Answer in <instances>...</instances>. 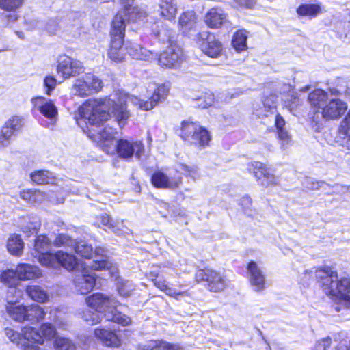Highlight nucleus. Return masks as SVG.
<instances>
[{
    "mask_svg": "<svg viewBox=\"0 0 350 350\" xmlns=\"http://www.w3.org/2000/svg\"><path fill=\"white\" fill-rule=\"evenodd\" d=\"M79 112L88 124L96 126L103 125L111 116L122 126L129 117L125 98L116 93L109 98L88 101L79 107Z\"/></svg>",
    "mask_w": 350,
    "mask_h": 350,
    "instance_id": "nucleus-1",
    "label": "nucleus"
},
{
    "mask_svg": "<svg viewBox=\"0 0 350 350\" xmlns=\"http://www.w3.org/2000/svg\"><path fill=\"white\" fill-rule=\"evenodd\" d=\"M316 277L325 294L338 301L333 306L336 312L341 309L350 310V279L342 278L338 279L337 273L329 267L319 269L316 271Z\"/></svg>",
    "mask_w": 350,
    "mask_h": 350,
    "instance_id": "nucleus-2",
    "label": "nucleus"
},
{
    "mask_svg": "<svg viewBox=\"0 0 350 350\" xmlns=\"http://www.w3.org/2000/svg\"><path fill=\"white\" fill-rule=\"evenodd\" d=\"M85 300L90 308L102 314L107 321H113L122 326L131 323L129 317L117 310L119 302L115 297L96 293L88 297Z\"/></svg>",
    "mask_w": 350,
    "mask_h": 350,
    "instance_id": "nucleus-3",
    "label": "nucleus"
},
{
    "mask_svg": "<svg viewBox=\"0 0 350 350\" xmlns=\"http://www.w3.org/2000/svg\"><path fill=\"white\" fill-rule=\"evenodd\" d=\"M122 14L120 13L114 16L110 31L111 45L108 51L109 57L116 62H120L125 59L126 46L123 47L124 38Z\"/></svg>",
    "mask_w": 350,
    "mask_h": 350,
    "instance_id": "nucleus-4",
    "label": "nucleus"
},
{
    "mask_svg": "<svg viewBox=\"0 0 350 350\" xmlns=\"http://www.w3.org/2000/svg\"><path fill=\"white\" fill-rule=\"evenodd\" d=\"M179 136L197 148H204L209 145L211 136L209 131L196 122L183 121Z\"/></svg>",
    "mask_w": 350,
    "mask_h": 350,
    "instance_id": "nucleus-5",
    "label": "nucleus"
},
{
    "mask_svg": "<svg viewBox=\"0 0 350 350\" xmlns=\"http://www.w3.org/2000/svg\"><path fill=\"white\" fill-rule=\"evenodd\" d=\"M347 103L342 99L329 98L322 111L314 112L311 116V122L319 129L323 125L324 120H334L340 119L347 111Z\"/></svg>",
    "mask_w": 350,
    "mask_h": 350,
    "instance_id": "nucleus-6",
    "label": "nucleus"
},
{
    "mask_svg": "<svg viewBox=\"0 0 350 350\" xmlns=\"http://www.w3.org/2000/svg\"><path fill=\"white\" fill-rule=\"evenodd\" d=\"M5 332L10 340L17 345H21L23 350H40L38 345L33 343H40L42 339L35 328L26 327L23 329L22 334L8 328H6Z\"/></svg>",
    "mask_w": 350,
    "mask_h": 350,
    "instance_id": "nucleus-7",
    "label": "nucleus"
},
{
    "mask_svg": "<svg viewBox=\"0 0 350 350\" xmlns=\"http://www.w3.org/2000/svg\"><path fill=\"white\" fill-rule=\"evenodd\" d=\"M102 87L103 82L100 79L94 74L87 73L75 81L72 92L75 96L85 97L98 92Z\"/></svg>",
    "mask_w": 350,
    "mask_h": 350,
    "instance_id": "nucleus-8",
    "label": "nucleus"
},
{
    "mask_svg": "<svg viewBox=\"0 0 350 350\" xmlns=\"http://www.w3.org/2000/svg\"><path fill=\"white\" fill-rule=\"evenodd\" d=\"M169 87L165 84L157 85L151 83L148 85V92L150 97L148 100H144L135 98V103L141 109L148 111L154 108L159 103L164 100L169 92Z\"/></svg>",
    "mask_w": 350,
    "mask_h": 350,
    "instance_id": "nucleus-9",
    "label": "nucleus"
},
{
    "mask_svg": "<svg viewBox=\"0 0 350 350\" xmlns=\"http://www.w3.org/2000/svg\"><path fill=\"white\" fill-rule=\"evenodd\" d=\"M198 282H206L207 288L212 292H220L227 286V280L219 273L210 269H199L196 273Z\"/></svg>",
    "mask_w": 350,
    "mask_h": 350,
    "instance_id": "nucleus-10",
    "label": "nucleus"
},
{
    "mask_svg": "<svg viewBox=\"0 0 350 350\" xmlns=\"http://www.w3.org/2000/svg\"><path fill=\"white\" fill-rule=\"evenodd\" d=\"M195 39L201 51L207 56L215 58L221 55L222 44L213 33L202 31L196 34Z\"/></svg>",
    "mask_w": 350,
    "mask_h": 350,
    "instance_id": "nucleus-11",
    "label": "nucleus"
},
{
    "mask_svg": "<svg viewBox=\"0 0 350 350\" xmlns=\"http://www.w3.org/2000/svg\"><path fill=\"white\" fill-rule=\"evenodd\" d=\"M52 241L46 235L37 236L34 240L33 255L44 266L48 267L55 259V253L51 252Z\"/></svg>",
    "mask_w": 350,
    "mask_h": 350,
    "instance_id": "nucleus-12",
    "label": "nucleus"
},
{
    "mask_svg": "<svg viewBox=\"0 0 350 350\" xmlns=\"http://www.w3.org/2000/svg\"><path fill=\"white\" fill-rule=\"evenodd\" d=\"M23 126V119L20 116H13L8 120L0 130V150L8 147L11 143V137Z\"/></svg>",
    "mask_w": 350,
    "mask_h": 350,
    "instance_id": "nucleus-13",
    "label": "nucleus"
},
{
    "mask_svg": "<svg viewBox=\"0 0 350 350\" xmlns=\"http://www.w3.org/2000/svg\"><path fill=\"white\" fill-rule=\"evenodd\" d=\"M116 153L118 156L126 161H129L135 154L138 159L144 151V144L139 141H129L120 139L118 141Z\"/></svg>",
    "mask_w": 350,
    "mask_h": 350,
    "instance_id": "nucleus-14",
    "label": "nucleus"
},
{
    "mask_svg": "<svg viewBox=\"0 0 350 350\" xmlns=\"http://www.w3.org/2000/svg\"><path fill=\"white\" fill-rule=\"evenodd\" d=\"M54 256H55V259L53 261L51 260V264L49 265V267H53L57 265H60L69 271H79L83 269L84 267H88V265L79 262L72 254L59 251L55 253Z\"/></svg>",
    "mask_w": 350,
    "mask_h": 350,
    "instance_id": "nucleus-15",
    "label": "nucleus"
},
{
    "mask_svg": "<svg viewBox=\"0 0 350 350\" xmlns=\"http://www.w3.org/2000/svg\"><path fill=\"white\" fill-rule=\"evenodd\" d=\"M133 1V0H121L124 8L119 11L115 16H117L120 13L122 14L124 32L125 31L126 21L128 23H137L142 21L146 17V12L139 8L131 6Z\"/></svg>",
    "mask_w": 350,
    "mask_h": 350,
    "instance_id": "nucleus-16",
    "label": "nucleus"
},
{
    "mask_svg": "<svg viewBox=\"0 0 350 350\" xmlns=\"http://www.w3.org/2000/svg\"><path fill=\"white\" fill-rule=\"evenodd\" d=\"M183 57V51L181 48L176 45L171 44L159 57V63L161 66L172 68L178 64Z\"/></svg>",
    "mask_w": 350,
    "mask_h": 350,
    "instance_id": "nucleus-17",
    "label": "nucleus"
},
{
    "mask_svg": "<svg viewBox=\"0 0 350 350\" xmlns=\"http://www.w3.org/2000/svg\"><path fill=\"white\" fill-rule=\"evenodd\" d=\"M57 69L65 79L79 75L83 70L81 62L68 56H64L59 59Z\"/></svg>",
    "mask_w": 350,
    "mask_h": 350,
    "instance_id": "nucleus-18",
    "label": "nucleus"
},
{
    "mask_svg": "<svg viewBox=\"0 0 350 350\" xmlns=\"http://www.w3.org/2000/svg\"><path fill=\"white\" fill-rule=\"evenodd\" d=\"M247 269L249 281L254 291H263L266 288V278L263 271L254 261L250 262Z\"/></svg>",
    "mask_w": 350,
    "mask_h": 350,
    "instance_id": "nucleus-19",
    "label": "nucleus"
},
{
    "mask_svg": "<svg viewBox=\"0 0 350 350\" xmlns=\"http://www.w3.org/2000/svg\"><path fill=\"white\" fill-rule=\"evenodd\" d=\"M85 267L79 271L80 273L77 275L74 280L76 291L83 295L91 291L96 284L95 273H88Z\"/></svg>",
    "mask_w": 350,
    "mask_h": 350,
    "instance_id": "nucleus-20",
    "label": "nucleus"
},
{
    "mask_svg": "<svg viewBox=\"0 0 350 350\" xmlns=\"http://www.w3.org/2000/svg\"><path fill=\"white\" fill-rule=\"evenodd\" d=\"M31 103L44 116L51 120L53 125L57 116V109L54 103L42 96L33 98Z\"/></svg>",
    "mask_w": 350,
    "mask_h": 350,
    "instance_id": "nucleus-21",
    "label": "nucleus"
},
{
    "mask_svg": "<svg viewBox=\"0 0 350 350\" xmlns=\"http://www.w3.org/2000/svg\"><path fill=\"white\" fill-rule=\"evenodd\" d=\"M254 167V174L258 183L265 187L278 183V178L270 172V170L260 162L254 161L252 163Z\"/></svg>",
    "mask_w": 350,
    "mask_h": 350,
    "instance_id": "nucleus-22",
    "label": "nucleus"
},
{
    "mask_svg": "<svg viewBox=\"0 0 350 350\" xmlns=\"http://www.w3.org/2000/svg\"><path fill=\"white\" fill-rule=\"evenodd\" d=\"M204 21L207 26L212 29H217L222 25L228 27L229 21L227 15L220 8H211L205 15Z\"/></svg>",
    "mask_w": 350,
    "mask_h": 350,
    "instance_id": "nucleus-23",
    "label": "nucleus"
},
{
    "mask_svg": "<svg viewBox=\"0 0 350 350\" xmlns=\"http://www.w3.org/2000/svg\"><path fill=\"white\" fill-rule=\"evenodd\" d=\"M152 185L157 188L174 189L178 187L181 183L180 177L170 178L163 172H155L151 178Z\"/></svg>",
    "mask_w": 350,
    "mask_h": 350,
    "instance_id": "nucleus-24",
    "label": "nucleus"
},
{
    "mask_svg": "<svg viewBox=\"0 0 350 350\" xmlns=\"http://www.w3.org/2000/svg\"><path fill=\"white\" fill-rule=\"evenodd\" d=\"M328 94L320 89L311 92L308 96V100L312 106V110L310 113V118L314 115V112L322 111L329 101Z\"/></svg>",
    "mask_w": 350,
    "mask_h": 350,
    "instance_id": "nucleus-25",
    "label": "nucleus"
},
{
    "mask_svg": "<svg viewBox=\"0 0 350 350\" xmlns=\"http://www.w3.org/2000/svg\"><path fill=\"white\" fill-rule=\"evenodd\" d=\"M126 54L133 59L140 60H151L154 59L157 54L147 50L137 43H128L126 45Z\"/></svg>",
    "mask_w": 350,
    "mask_h": 350,
    "instance_id": "nucleus-26",
    "label": "nucleus"
},
{
    "mask_svg": "<svg viewBox=\"0 0 350 350\" xmlns=\"http://www.w3.org/2000/svg\"><path fill=\"white\" fill-rule=\"evenodd\" d=\"M95 225L100 227L101 225L108 228L113 232L120 234L124 227L123 221L119 219H113L108 214L103 213L96 217Z\"/></svg>",
    "mask_w": 350,
    "mask_h": 350,
    "instance_id": "nucleus-27",
    "label": "nucleus"
},
{
    "mask_svg": "<svg viewBox=\"0 0 350 350\" xmlns=\"http://www.w3.org/2000/svg\"><path fill=\"white\" fill-rule=\"evenodd\" d=\"M94 336L108 347H118L120 345V340L117 334L111 330L96 328L94 329Z\"/></svg>",
    "mask_w": 350,
    "mask_h": 350,
    "instance_id": "nucleus-28",
    "label": "nucleus"
},
{
    "mask_svg": "<svg viewBox=\"0 0 350 350\" xmlns=\"http://www.w3.org/2000/svg\"><path fill=\"white\" fill-rule=\"evenodd\" d=\"M16 271L20 280H33L42 275L40 269L30 264H21L16 267Z\"/></svg>",
    "mask_w": 350,
    "mask_h": 350,
    "instance_id": "nucleus-29",
    "label": "nucleus"
},
{
    "mask_svg": "<svg viewBox=\"0 0 350 350\" xmlns=\"http://www.w3.org/2000/svg\"><path fill=\"white\" fill-rule=\"evenodd\" d=\"M25 292L29 297L39 303H44L49 299L47 291L39 285H29L26 287Z\"/></svg>",
    "mask_w": 350,
    "mask_h": 350,
    "instance_id": "nucleus-30",
    "label": "nucleus"
},
{
    "mask_svg": "<svg viewBox=\"0 0 350 350\" xmlns=\"http://www.w3.org/2000/svg\"><path fill=\"white\" fill-rule=\"evenodd\" d=\"M25 321L31 324L38 323L44 319L45 312L43 308L38 304L26 306Z\"/></svg>",
    "mask_w": 350,
    "mask_h": 350,
    "instance_id": "nucleus-31",
    "label": "nucleus"
},
{
    "mask_svg": "<svg viewBox=\"0 0 350 350\" xmlns=\"http://www.w3.org/2000/svg\"><path fill=\"white\" fill-rule=\"evenodd\" d=\"M154 36L162 42H172L174 38V31L172 29L165 28L162 22L158 21L154 23L152 27Z\"/></svg>",
    "mask_w": 350,
    "mask_h": 350,
    "instance_id": "nucleus-32",
    "label": "nucleus"
},
{
    "mask_svg": "<svg viewBox=\"0 0 350 350\" xmlns=\"http://www.w3.org/2000/svg\"><path fill=\"white\" fill-rule=\"evenodd\" d=\"M277 96L271 95L267 97L263 101V107L257 109L255 112L256 116L259 118L269 116V114H273L276 111Z\"/></svg>",
    "mask_w": 350,
    "mask_h": 350,
    "instance_id": "nucleus-33",
    "label": "nucleus"
},
{
    "mask_svg": "<svg viewBox=\"0 0 350 350\" xmlns=\"http://www.w3.org/2000/svg\"><path fill=\"white\" fill-rule=\"evenodd\" d=\"M196 13L190 10L183 12L179 18V25L183 33L187 34L196 26Z\"/></svg>",
    "mask_w": 350,
    "mask_h": 350,
    "instance_id": "nucleus-34",
    "label": "nucleus"
},
{
    "mask_svg": "<svg viewBox=\"0 0 350 350\" xmlns=\"http://www.w3.org/2000/svg\"><path fill=\"white\" fill-rule=\"evenodd\" d=\"M161 15L168 21H172L175 18L177 8L174 0H161L159 3Z\"/></svg>",
    "mask_w": 350,
    "mask_h": 350,
    "instance_id": "nucleus-35",
    "label": "nucleus"
},
{
    "mask_svg": "<svg viewBox=\"0 0 350 350\" xmlns=\"http://www.w3.org/2000/svg\"><path fill=\"white\" fill-rule=\"evenodd\" d=\"M31 178L38 185L54 184L55 182V177L51 172L42 170L32 172Z\"/></svg>",
    "mask_w": 350,
    "mask_h": 350,
    "instance_id": "nucleus-36",
    "label": "nucleus"
},
{
    "mask_svg": "<svg viewBox=\"0 0 350 350\" xmlns=\"http://www.w3.org/2000/svg\"><path fill=\"white\" fill-rule=\"evenodd\" d=\"M339 133L342 136V146L350 149V109L340 122Z\"/></svg>",
    "mask_w": 350,
    "mask_h": 350,
    "instance_id": "nucleus-37",
    "label": "nucleus"
},
{
    "mask_svg": "<svg viewBox=\"0 0 350 350\" xmlns=\"http://www.w3.org/2000/svg\"><path fill=\"white\" fill-rule=\"evenodd\" d=\"M93 253L94 256L98 258L93 260L91 265H88V267L94 270H102L109 267V262L104 259L106 256V251L104 248L96 247Z\"/></svg>",
    "mask_w": 350,
    "mask_h": 350,
    "instance_id": "nucleus-38",
    "label": "nucleus"
},
{
    "mask_svg": "<svg viewBox=\"0 0 350 350\" xmlns=\"http://www.w3.org/2000/svg\"><path fill=\"white\" fill-rule=\"evenodd\" d=\"M6 311L9 317L18 322H24L26 313V306L11 304L6 306Z\"/></svg>",
    "mask_w": 350,
    "mask_h": 350,
    "instance_id": "nucleus-39",
    "label": "nucleus"
},
{
    "mask_svg": "<svg viewBox=\"0 0 350 350\" xmlns=\"http://www.w3.org/2000/svg\"><path fill=\"white\" fill-rule=\"evenodd\" d=\"M23 245V241L18 235L13 234L8 240V250L13 255L20 256L22 253Z\"/></svg>",
    "mask_w": 350,
    "mask_h": 350,
    "instance_id": "nucleus-40",
    "label": "nucleus"
},
{
    "mask_svg": "<svg viewBox=\"0 0 350 350\" xmlns=\"http://www.w3.org/2000/svg\"><path fill=\"white\" fill-rule=\"evenodd\" d=\"M321 12V7L318 4L303 3L297 8V13L300 16H316Z\"/></svg>",
    "mask_w": 350,
    "mask_h": 350,
    "instance_id": "nucleus-41",
    "label": "nucleus"
},
{
    "mask_svg": "<svg viewBox=\"0 0 350 350\" xmlns=\"http://www.w3.org/2000/svg\"><path fill=\"white\" fill-rule=\"evenodd\" d=\"M0 281L8 286H16L19 282L16 269L15 271L8 269L3 271L0 274Z\"/></svg>",
    "mask_w": 350,
    "mask_h": 350,
    "instance_id": "nucleus-42",
    "label": "nucleus"
},
{
    "mask_svg": "<svg viewBox=\"0 0 350 350\" xmlns=\"http://www.w3.org/2000/svg\"><path fill=\"white\" fill-rule=\"evenodd\" d=\"M41 226V222L39 217L33 215L29 217L28 223L26 226L23 227V231L27 237L30 234H36L39 230Z\"/></svg>",
    "mask_w": 350,
    "mask_h": 350,
    "instance_id": "nucleus-43",
    "label": "nucleus"
},
{
    "mask_svg": "<svg viewBox=\"0 0 350 350\" xmlns=\"http://www.w3.org/2000/svg\"><path fill=\"white\" fill-rule=\"evenodd\" d=\"M247 35L244 31H238L233 36L232 44L239 51H244L246 47Z\"/></svg>",
    "mask_w": 350,
    "mask_h": 350,
    "instance_id": "nucleus-44",
    "label": "nucleus"
},
{
    "mask_svg": "<svg viewBox=\"0 0 350 350\" xmlns=\"http://www.w3.org/2000/svg\"><path fill=\"white\" fill-rule=\"evenodd\" d=\"M76 253L81 256L90 259L94 256L93 248L91 245L87 244L85 241H76L73 249Z\"/></svg>",
    "mask_w": 350,
    "mask_h": 350,
    "instance_id": "nucleus-45",
    "label": "nucleus"
},
{
    "mask_svg": "<svg viewBox=\"0 0 350 350\" xmlns=\"http://www.w3.org/2000/svg\"><path fill=\"white\" fill-rule=\"evenodd\" d=\"M76 240L65 234H59L52 242L55 247H70L72 250L75 245Z\"/></svg>",
    "mask_w": 350,
    "mask_h": 350,
    "instance_id": "nucleus-46",
    "label": "nucleus"
},
{
    "mask_svg": "<svg viewBox=\"0 0 350 350\" xmlns=\"http://www.w3.org/2000/svg\"><path fill=\"white\" fill-rule=\"evenodd\" d=\"M55 350H76L75 343L68 338L57 336L54 340Z\"/></svg>",
    "mask_w": 350,
    "mask_h": 350,
    "instance_id": "nucleus-47",
    "label": "nucleus"
},
{
    "mask_svg": "<svg viewBox=\"0 0 350 350\" xmlns=\"http://www.w3.org/2000/svg\"><path fill=\"white\" fill-rule=\"evenodd\" d=\"M115 131L111 127H104L102 129L96 130L92 134V137L98 142H103V140L111 139L114 138Z\"/></svg>",
    "mask_w": 350,
    "mask_h": 350,
    "instance_id": "nucleus-48",
    "label": "nucleus"
},
{
    "mask_svg": "<svg viewBox=\"0 0 350 350\" xmlns=\"http://www.w3.org/2000/svg\"><path fill=\"white\" fill-rule=\"evenodd\" d=\"M42 336V342L40 343H33L35 345H41L44 342V338L51 339L53 338L57 332L56 329L51 323H46L42 325L40 332L36 329Z\"/></svg>",
    "mask_w": 350,
    "mask_h": 350,
    "instance_id": "nucleus-49",
    "label": "nucleus"
},
{
    "mask_svg": "<svg viewBox=\"0 0 350 350\" xmlns=\"http://www.w3.org/2000/svg\"><path fill=\"white\" fill-rule=\"evenodd\" d=\"M118 141L115 137L111 139L103 140V142H98L99 146L101 149L108 154H113L116 153L118 147Z\"/></svg>",
    "mask_w": 350,
    "mask_h": 350,
    "instance_id": "nucleus-50",
    "label": "nucleus"
},
{
    "mask_svg": "<svg viewBox=\"0 0 350 350\" xmlns=\"http://www.w3.org/2000/svg\"><path fill=\"white\" fill-rule=\"evenodd\" d=\"M103 317V315L98 312H92L89 309L83 311L82 315L83 320L92 325L100 323Z\"/></svg>",
    "mask_w": 350,
    "mask_h": 350,
    "instance_id": "nucleus-51",
    "label": "nucleus"
},
{
    "mask_svg": "<svg viewBox=\"0 0 350 350\" xmlns=\"http://www.w3.org/2000/svg\"><path fill=\"white\" fill-rule=\"evenodd\" d=\"M8 287L9 289L6 294L8 305L16 304L22 296V291L17 288L16 286H10Z\"/></svg>",
    "mask_w": 350,
    "mask_h": 350,
    "instance_id": "nucleus-52",
    "label": "nucleus"
},
{
    "mask_svg": "<svg viewBox=\"0 0 350 350\" xmlns=\"http://www.w3.org/2000/svg\"><path fill=\"white\" fill-rule=\"evenodd\" d=\"M21 198L29 203H36L41 201L42 194L38 191L29 190L21 193Z\"/></svg>",
    "mask_w": 350,
    "mask_h": 350,
    "instance_id": "nucleus-53",
    "label": "nucleus"
},
{
    "mask_svg": "<svg viewBox=\"0 0 350 350\" xmlns=\"http://www.w3.org/2000/svg\"><path fill=\"white\" fill-rule=\"evenodd\" d=\"M23 3V0H0V8L6 11H15Z\"/></svg>",
    "mask_w": 350,
    "mask_h": 350,
    "instance_id": "nucleus-54",
    "label": "nucleus"
},
{
    "mask_svg": "<svg viewBox=\"0 0 350 350\" xmlns=\"http://www.w3.org/2000/svg\"><path fill=\"white\" fill-rule=\"evenodd\" d=\"M117 289L120 296L127 297L130 296L133 288L129 281L121 280L118 282Z\"/></svg>",
    "mask_w": 350,
    "mask_h": 350,
    "instance_id": "nucleus-55",
    "label": "nucleus"
},
{
    "mask_svg": "<svg viewBox=\"0 0 350 350\" xmlns=\"http://www.w3.org/2000/svg\"><path fill=\"white\" fill-rule=\"evenodd\" d=\"M178 170L194 179L199 176L198 168L194 165L188 166L185 164H180Z\"/></svg>",
    "mask_w": 350,
    "mask_h": 350,
    "instance_id": "nucleus-56",
    "label": "nucleus"
},
{
    "mask_svg": "<svg viewBox=\"0 0 350 350\" xmlns=\"http://www.w3.org/2000/svg\"><path fill=\"white\" fill-rule=\"evenodd\" d=\"M332 346H333L332 338L327 336L318 340L313 350H328Z\"/></svg>",
    "mask_w": 350,
    "mask_h": 350,
    "instance_id": "nucleus-57",
    "label": "nucleus"
},
{
    "mask_svg": "<svg viewBox=\"0 0 350 350\" xmlns=\"http://www.w3.org/2000/svg\"><path fill=\"white\" fill-rule=\"evenodd\" d=\"M57 80L53 76H46L44 80V85L46 88V93L49 95L51 92L55 88Z\"/></svg>",
    "mask_w": 350,
    "mask_h": 350,
    "instance_id": "nucleus-58",
    "label": "nucleus"
},
{
    "mask_svg": "<svg viewBox=\"0 0 350 350\" xmlns=\"http://www.w3.org/2000/svg\"><path fill=\"white\" fill-rule=\"evenodd\" d=\"M323 184L324 183L316 181L312 178H306L303 181V185L311 190L319 189Z\"/></svg>",
    "mask_w": 350,
    "mask_h": 350,
    "instance_id": "nucleus-59",
    "label": "nucleus"
},
{
    "mask_svg": "<svg viewBox=\"0 0 350 350\" xmlns=\"http://www.w3.org/2000/svg\"><path fill=\"white\" fill-rule=\"evenodd\" d=\"M161 340H149L146 344L140 345L139 350H159Z\"/></svg>",
    "mask_w": 350,
    "mask_h": 350,
    "instance_id": "nucleus-60",
    "label": "nucleus"
},
{
    "mask_svg": "<svg viewBox=\"0 0 350 350\" xmlns=\"http://www.w3.org/2000/svg\"><path fill=\"white\" fill-rule=\"evenodd\" d=\"M159 350H183V348L179 344L170 343L161 340L160 349Z\"/></svg>",
    "mask_w": 350,
    "mask_h": 350,
    "instance_id": "nucleus-61",
    "label": "nucleus"
},
{
    "mask_svg": "<svg viewBox=\"0 0 350 350\" xmlns=\"http://www.w3.org/2000/svg\"><path fill=\"white\" fill-rule=\"evenodd\" d=\"M278 137L282 142V146L284 147L291 142V136L285 129H280L278 131Z\"/></svg>",
    "mask_w": 350,
    "mask_h": 350,
    "instance_id": "nucleus-62",
    "label": "nucleus"
},
{
    "mask_svg": "<svg viewBox=\"0 0 350 350\" xmlns=\"http://www.w3.org/2000/svg\"><path fill=\"white\" fill-rule=\"evenodd\" d=\"M275 124L278 131L280 129H284V126L285 125V121L283 117L280 114H276L275 117Z\"/></svg>",
    "mask_w": 350,
    "mask_h": 350,
    "instance_id": "nucleus-63",
    "label": "nucleus"
},
{
    "mask_svg": "<svg viewBox=\"0 0 350 350\" xmlns=\"http://www.w3.org/2000/svg\"><path fill=\"white\" fill-rule=\"evenodd\" d=\"M152 282L155 286H157L160 290L163 291L165 289V288L167 286L166 281L165 280H163L161 278H159L157 277V278L153 279Z\"/></svg>",
    "mask_w": 350,
    "mask_h": 350,
    "instance_id": "nucleus-64",
    "label": "nucleus"
}]
</instances>
